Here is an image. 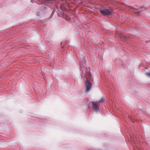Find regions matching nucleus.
I'll return each mask as SVG.
<instances>
[{"label": "nucleus", "mask_w": 150, "mask_h": 150, "mask_svg": "<svg viewBox=\"0 0 150 150\" xmlns=\"http://www.w3.org/2000/svg\"><path fill=\"white\" fill-rule=\"evenodd\" d=\"M112 9H105L100 10V12L103 15L106 16L110 15L112 12Z\"/></svg>", "instance_id": "1"}, {"label": "nucleus", "mask_w": 150, "mask_h": 150, "mask_svg": "<svg viewBox=\"0 0 150 150\" xmlns=\"http://www.w3.org/2000/svg\"><path fill=\"white\" fill-rule=\"evenodd\" d=\"M104 101V99L103 98H102L100 100V102H103Z\"/></svg>", "instance_id": "4"}, {"label": "nucleus", "mask_w": 150, "mask_h": 150, "mask_svg": "<svg viewBox=\"0 0 150 150\" xmlns=\"http://www.w3.org/2000/svg\"><path fill=\"white\" fill-rule=\"evenodd\" d=\"M46 0L47 1H52V0Z\"/></svg>", "instance_id": "6"}, {"label": "nucleus", "mask_w": 150, "mask_h": 150, "mask_svg": "<svg viewBox=\"0 0 150 150\" xmlns=\"http://www.w3.org/2000/svg\"><path fill=\"white\" fill-rule=\"evenodd\" d=\"M85 83L86 87V91H88L90 90L92 86V84L91 82L88 81H86Z\"/></svg>", "instance_id": "2"}, {"label": "nucleus", "mask_w": 150, "mask_h": 150, "mask_svg": "<svg viewBox=\"0 0 150 150\" xmlns=\"http://www.w3.org/2000/svg\"><path fill=\"white\" fill-rule=\"evenodd\" d=\"M137 13H139V12H137Z\"/></svg>", "instance_id": "7"}, {"label": "nucleus", "mask_w": 150, "mask_h": 150, "mask_svg": "<svg viewBox=\"0 0 150 150\" xmlns=\"http://www.w3.org/2000/svg\"><path fill=\"white\" fill-rule=\"evenodd\" d=\"M146 74L147 76L150 77V72L147 73H146Z\"/></svg>", "instance_id": "5"}, {"label": "nucleus", "mask_w": 150, "mask_h": 150, "mask_svg": "<svg viewBox=\"0 0 150 150\" xmlns=\"http://www.w3.org/2000/svg\"><path fill=\"white\" fill-rule=\"evenodd\" d=\"M97 103L96 102H92L93 109L96 111H97L98 109V106Z\"/></svg>", "instance_id": "3"}]
</instances>
